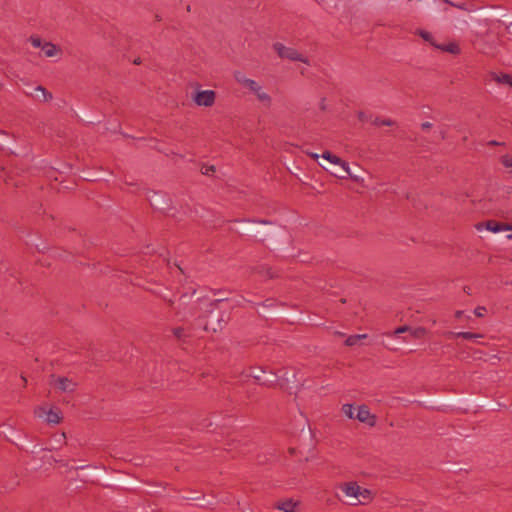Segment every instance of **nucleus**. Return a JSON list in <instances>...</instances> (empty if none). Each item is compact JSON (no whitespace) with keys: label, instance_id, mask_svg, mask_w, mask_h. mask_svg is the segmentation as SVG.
<instances>
[{"label":"nucleus","instance_id":"obj_36","mask_svg":"<svg viewBox=\"0 0 512 512\" xmlns=\"http://www.w3.org/2000/svg\"><path fill=\"white\" fill-rule=\"evenodd\" d=\"M356 336H360L361 339H365L367 337V334H356Z\"/></svg>","mask_w":512,"mask_h":512},{"label":"nucleus","instance_id":"obj_11","mask_svg":"<svg viewBox=\"0 0 512 512\" xmlns=\"http://www.w3.org/2000/svg\"><path fill=\"white\" fill-rule=\"evenodd\" d=\"M356 419H358L360 422L368 423L370 425L374 424V418L371 416L369 409L362 405L357 408L356 412Z\"/></svg>","mask_w":512,"mask_h":512},{"label":"nucleus","instance_id":"obj_20","mask_svg":"<svg viewBox=\"0 0 512 512\" xmlns=\"http://www.w3.org/2000/svg\"><path fill=\"white\" fill-rule=\"evenodd\" d=\"M456 337H461L467 340L476 341L477 339L481 338L482 336L480 334L471 333V332H458L454 334Z\"/></svg>","mask_w":512,"mask_h":512},{"label":"nucleus","instance_id":"obj_39","mask_svg":"<svg viewBox=\"0 0 512 512\" xmlns=\"http://www.w3.org/2000/svg\"><path fill=\"white\" fill-rule=\"evenodd\" d=\"M508 238H510V239H511V238H512V235H509V236H508Z\"/></svg>","mask_w":512,"mask_h":512},{"label":"nucleus","instance_id":"obj_1","mask_svg":"<svg viewBox=\"0 0 512 512\" xmlns=\"http://www.w3.org/2000/svg\"><path fill=\"white\" fill-rule=\"evenodd\" d=\"M234 79L236 82L247 91L250 95L261 104L264 108H270L273 103V98L270 93L266 90L262 83L248 78L243 72L235 71Z\"/></svg>","mask_w":512,"mask_h":512},{"label":"nucleus","instance_id":"obj_9","mask_svg":"<svg viewBox=\"0 0 512 512\" xmlns=\"http://www.w3.org/2000/svg\"><path fill=\"white\" fill-rule=\"evenodd\" d=\"M221 319L219 317V312L215 313L214 310L210 311V314L208 316V321L206 325L204 326L205 330H211L213 332H216L218 329H221Z\"/></svg>","mask_w":512,"mask_h":512},{"label":"nucleus","instance_id":"obj_29","mask_svg":"<svg viewBox=\"0 0 512 512\" xmlns=\"http://www.w3.org/2000/svg\"><path fill=\"white\" fill-rule=\"evenodd\" d=\"M214 171H215V167H214V166H203V167H202V173H203L204 175H210V174H212Z\"/></svg>","mask_w":512,"mask_h":512},{"label":"nucleus","instance_id":"obj_22","mask_svg":"<svg viewBox=\"0 0 512 512\" xmlns=\"http://www.w3.org/2000/svg\"><path fill=\"white\" fill-rule=\"evenodd\" d=\"M494 80L499 84L509 85L512 80V76L508 74L494 75Z\"/></svg>","mask_w":512,"mask_h":512},{"label":"nucleus","instance_id":"obj_7","mask_svg":"<svg viewBox=\"0 0 512 512\" xmlns=\"http://www.w3.org/2000/svg\"><path fill=\"white\" fill-rule=\"evenodd\" d=\"M35 414L49 424H58L61 421V414L56 409L39 407L36 409Z\"/></svg>","mask_w":512,"mask_h":512},{"label":"nucleus","instance_id":"obj_19","mask_svg":"<svg viewBox=\"0 0 512 512\" xmlns=\"http://www.w3.org/2000/svg\"><path fill=\"white\" fill-rule=\"evenodd\" d=\"M343 413L350 419H354L356 416L357 408H355L352 404H345L342 407Z\"/></svg>","mask_w":512,"mask_h":512},{"label":"nucleus","instance_id":"obj_12","mask_svg":"<svg viewBox=\"0 0 512 512\" xmlns=\"http://www.w3.org/2000/svg\"><path fill=\"white\" fill-rule=\"evenodd\" d=\"M437 49L447 52V53H450V54H454V55L459 54L461 51L459 45L456 42H449L447 44H439Z\"/></svg>","mask_w":512,"mask_h":512},{"label":"nucleus","instance_id":"obj_5","mask_svg":"<svg viewBox=\"0 0 512 512\" xmlns=\"http://www.w3.org/2000/svg\"><path fill=\"white\" fill-rule=\"evenodd\" d=\"M190 299L191 296L183 294L177 302L171 301L173 309L176 310V314L181 318H186L194 314L192 311V306L190 305Z\"/></svg>","mask_w":512,"mask_h":512},{"label":"nucleus","instance_id":"obj_26","mask_svg":"<svg viewBox=\"0 0 512 512\" xmlns=\"http://www.w3.org/2000/svg\"><path fill=\"white\" fill-rule=\"evenodd\" d=\"M359 341H360V336L351 335V336H349V337L346 339L345 344H346L347 346H354V345H356Z\"/></svg>","mask_w":512,"mask_h":512},{"label":"nucleus","instance_id":"obj_2","mask_svg":"<svg viewBox=\"0 0 512 512\" xmlns=\"http://www.w3.org/2000/svg\"><path fill=\"white\" fill-rule=\"evenodd\" d=\"M341 491L348 498H351V505L367 504L372 500V491L358 485L357 482H347L340 486Z\"/></svg>","mask_w":512,"mask_h":512},{"label":"nucleus","instance_id":"obj_31","mask_svg":"<svg viewBox=\"0 0 512 512\" xmlns=\"http://www.w3.org/2000/svg\"><path fill=\"white\" fill-rule=\"evenodd\" d=\"M486 311V309L484 307H477L475 310H474V313L476 316L478 317H482L484 315V312Z\"/></svg>","mask_w":512,"mask_h":512},{"label":"nucleus","instance_id":"obj_34","mask_svg":"<svg viewBox=\"0 0 512 512\" xmlns=\"http://www.w3.org/2000/svg\"><path fill=\"white\" fill-rule=\"evenodd\" d=\"M308 155L313 158L314 160H318L319 157H321V155L317 154V153H314V152H311V153H308Z\"/></svg>","mask_w":512,"mask_h":512},{"label":"nucleus","instance_id":"obj_16","mask_svg":"<svg viewBox=\"0 0 512 512\" xmlns=\"http://www.w3.org/2000/svg\"><path fill=\"white\" fill-rule=\"evenodd\" d=\"M277 381H278V376L275 373H273L272 371H269V372L266 371V374L263 376L261 384L262 385H272V384L276 383Z\"/></svg>","mask_w":512,"mask_h":512},{"label":"nucleus","instance_id":"obj_23","mask_svg":"<svg viewBox=\"0 0 512 512\" xmlns=\"http://www.w3.org/2000/svg\"><path fill=\"white\" fill-rule=\"evenodd\" d=\"M501 164L512 174V156L504 155L500 159Z\"/></svg>","mask_w":512,"mask_h":512},{"label":"nucleus","instance_id":"obj_25","mask_svg":"<svg viewBox=\"0 0 512 512\" xmlns=\"http://www.w3.org/2000/svg\"><path fill=\"white\" fill-rule=\"evenodd\" d=\"M409 332L414 338H422L426 334V329L422 327H418L415 329L410 328Z\"/></svg>","mask_w":512,"mask_h":512},{"label":"nucleus","instance_id":"obj_38","mask_svg":"<svg viewBox=\"0 0 512 512\" xmlns=\"http://www.w3.org/2000/svg\"><path fill=\"white\" fill-rule=\"evenodd\" d=\"M175 267L179 270V271H182L181 267L178 266L176 263H174Z\"/></svg>","mask_w":512,"mask_h":512},{"label":"nucleus","instance_id":"obj_27","mask_svg":"<svg viewBox=\"0 0 512 512\" xmlns=\"http://www.w3.org/2000/svg\"><path fill=\"white\" fill-rule=\"evenodd\" d=\"M373 123L376 126H382V125L391 126L393 124L392 120H390V119H380V118H376Z\"/></svg>","mask_w":512,"mask_h":512},{"label":"nucleus","instance_id":"obj_14","mask_svg":"<svg viewBox=\"0 0 512 512\" xmlns=\"http://www.w3.org/2000/svg\"><path fill=\"white\" fill-rule=\"evenodd\" d=\"M160 200H162V195L160 193H153V195L149 198L151 206H153L157 210L164 211L166 207L161 205Z\"/></svg>","mask_w":512,"mask_h":512},{"label":"nucleus","instance_id":"obj_18","mask_svg":"<svg viewBox=\"0 0 512 512\" xmlns=\"http://www.w3.org/2000/svg\"><path fill=\"white\" fill-rule=\"evenodd\" d=\"M486 228H487V230H489L493 233H498V232L510 229L508 226H504L502 224H498L495 222H488Z\"/></svg>","mask_w":512,"mask_h":512},{"label":"nucleus","instance_id":"obj_17","mask_svg":"<svg viewBox=\"0 0 512 512\" xmlns=\"http://www.w3.org/2000/svg\"><path fill=\"white\" fill-rule=\"evenodd\" d=\"M278 509L283 512H297L296 503H294L292 500H287L282 504L278 505Z\"/></svg>","mask_w":512,"mask_h":512},{"label":"nucleus","instance_id":"obj_10","mask_svg":"<svg viewBox=\"0 0 512 512\" xmlns=\"http://www.w3.org/2000/svg\"><path fill=\"white\" fill-rule=\"evenodd\" d=\"M321 157L331 164L339 166L342 170H348V163L329 151H324Z\"/></svg>","mask_w":512,"mask_h":512},{"label":"nucleus","instance_id":"obj_13","mask_svg":"<svg viewBox=\"0 0 512 512\" xmlns=\"http://www.w3.org/2000/svg\"><path fill=\"white\" fill-rule=\"evenodd\" d=\"M418 35L426 42H428L430 45H432L434 48L437 49L439 43L435 40V37L428 31L425 30H419Z\"/></svg>","mask_w":512,"mask_h":512},{"label":"nucleus","instance_id":"obj_24","mask_svg":"<svg viewBox=\"0 0 512 512\" xmlns=\"http://www.w3.org/2000/svg\"><path fill=\"white\" fill-rule=\"evenodd\" d=\"M345 172V176H339L340 178H345V177H350L352 180L356 181V182H363V178H361L360 176L354 174L350 167L348 166V170H343Z\"/></svg>","mask_w":512,"mask_h":512},{"label":"nucleus","instance_id":"obj_33","mask_svg":"<svg viewBox=\"0 0 512 512\" xmlns=\"http://www.w3.org/2000/svg\"><path fill=\"white\" fill-rule=\"evenodd\" d=\"M174 334L177 338H182L184 336V330L182 328H176Z\"/></svg>","mask_w":512,"mask_h":512},{"label":"nucleus","instance_id":"obj_8","mask_svg":"<svg viewBox=\"0 0 512 512\" xmlns=\"http://www.w3.org/2000/svg\"><path fill=\"white\" fill-rule=\"evenodd\" d=\"M27 95L34 97L36 100L47 102L52 99V94L49 93L43 86L38 85L33 89V92H26Z\"/></svg>","mask_w":512,"mask_h":512},{"label":"nucleus","instance_id":"obj_28","mask_svg":"<svg viewBox=\"0 0 512 512\" xmlns=\"http://www.w3.org/2000/svg\"><path fill=\"white\" fill-rule=\"evenodd\" d=\"M30 42L32 44L33 47L35 48H42V42H41V39L39 37H31L30 39Z\"/></svg>","mask_w":512,"mask_h":512},{"label":"nucleus","instance_id":"obj_32","mask_svg":"<svg viewBox=\"0 0 512 512\" xmlns=\"http://www.w3.org/2000/svg\"><path fill=\"white\" fill-rule=\"evenodd\" d=\"M407 331H410V328L408 326H401V327H398L394 331V334H400V333H404V332H407Z\"/></svg>","mask_w":512,"mask_h":512},{"label":"nucleus","instance_id":"obj_35","mask_svg":"<svg viewBox=\"0 0 512 512\" xmlns=\"http://www.w3.org/2000/svg\"><path fill=\"white\" fill-rule=\"evenodd\" d=\"M430 127H431V123H429V122H425V123L422 124V128L423 129H428Z\"/></svg>","mask_w":512,"mask_h":512},{"label":"nucleus","instance_id":"obj_37","mask_svg":"<svg viewBox=\"0 0 512 512\" xmlns=\"http://www.w3.org/2000/svg\"><path fill=\"white\" fill-rule=\"evenodd\" d=\"M462 313H463L462 311H457V312H456V317H457V318H460V317H461V315H462Z\"/></svg>","mask_w":512,"mask_h":512},{"label":"nucleus","instance_id":"obj_3","mask_svg":"<svg viewBox=\"0 0 512 512\" xmlns=\"http://www.w3.org/2000/svg\"><path fill=\"white\" fill-rule=\"evenodd\" d=\"M51 385L55 391L61 393H73L77 388V382L65 376H53Z\"/></svg>","mask_w":512,"mask_h":512},{"label":"nucleus","instance_id":"obj_4","mask_svg":"<svg viewBox=\"0 0 512 512\" xmlns=\"http://www.w3.org/2000/svg\"><path fill=\"white\" fill-rule=\"evenodd\" d=\"M274 49L281 58H286L291 61H300L307 65L309 64V60L292 47H286L282 43H275Z\"/></svg>","mask_w":512,"mask_h":512},{"label":"nucleus","instance_id":"obj_30","mask_svg":"<svg viewBox=\"0 0 512 512\" xmlns=\"http://www.w3.org/2000/svg\"><path fill=\"white\" fill-rule=\"evenodd\" d=\"M54 441L57 444L62 445L65 442V434L62 433V434H59V435H55L54 436Z\"/></svg>","mask_w":512,"mask_h":512},{"label":"nucleus","instance_id":"obj_15","mask_svg":"<svg viewBox=\"0 0 512 512\" xmlns=\"http://www.w3.org/2000/svg\"><path fill=\"white\" fill-rule=\"evenodd\" d=\"M42 51L46 57H53L58 53V48L56 45L47 42L43 44Z\"/></svg>","mask_w":512,"mask_h":512},{"label":"nucleus","instance_id":"obj_6","mask_svg":"<svg viewBox=\"0 0 512 512\" xmlns=\"http://www.w3.org/2000/svg\"><path fill=\"white\" fill-rule=\"evenodd\" d=\"M192 99L198 106L211 107L215 103L216 93L213 90H199Z\"/></svg>","mask_w":512,"mask_h":512},{"label":"nucleus","instance_id":"obj_21","mask_svg":"<svg viewBox=\"0 0 512 512\" xmlns=\"http://www.w3.org/2000/svg\"><path fill=\"white\" fill-rule=\"evenodd\" d=\"M266 374V370H263L262 368H254L251 371V376L259 383L261 384L263 376Z\"/></svg>","mask_w":512,"mask_h":512}]
</instances>
